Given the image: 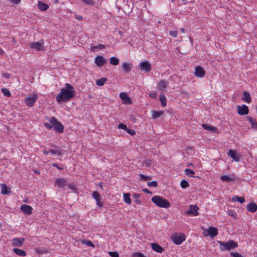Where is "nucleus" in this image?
Returning <instances> with one entry per match:
<instances>
[{
    "mask_svg": "<svg viewBox=\"0 0 257 257\" xmlns=\"http://www.w3.org/2000/svg\"><path fill=\"white\" fill-rule=\"evenodd\" d=\"M65 86V88L61 89L60 93L57 96L56 100L58 103L69 101L75 96L74 87L69 83H66Z\"/></svg>",
    "mask_w": 257,
    "mask_h": 257,
    "instance_id": "f257e3e1",
    "label": "nucleus"
},
{
    "mask_svg": "<svg viewBox=\"0 0 257 257\" xmlns=\"http://www.w3.org/2000/svg\"><path fill=\"white\" fill-rule=\"evenodd\" d=\"M151 200L155 205L161 208H168L171 205L166 199L160 196H154L151 198Z\"/></svg>",
    "mask_w": 257,
    "mask_h": 257,
    "instance_id": "f03ea898",
    "label": "nucleus"
},
{
    "mask_svg": "<svg viewBox=\"0 0 257 257\" xmlns=\"http://www.w3.org/2000/svg\"><path fill=\"white\" fill-rule=\"evenodd\" d=\"M217 242L219 244V248L222 251L230 250L238 246L237 243L232 240H229L227 242L218 240Z\"/></svg>",
    "mask_w": 257,
    "mask_h": 257,
    "instance_id": "7ed1b4c3",
    "label": "nucleus"
},
{
    "mask_svg": "<svg viewBox=\"0 0 257 257\" xmlns=\"http://www.w3.org/2000/svg\"><path fill=\"white\" fill-rule=\"evenodd\" d=\"M50 122L52 124L54 130L57 133H62L63 132L64 126L58 121L55 117H51L49 119Z\"/></svg>",
    "mask_w": 257,
    "mask_h": 257,
    "instance_id": "20e7f679",
    "label": "nucleus"
},
{
    "mask_svg": "<svg viewBox=\"0 0 257 257\" xmlns=\"http://www.w3.org/2000/svg\"><path fill=\"white\" fill-rule=\"evenodd\" d=\"M185 235L183 234L178 235L177 233H174L171 237L172 241L176 245L181 244L185 240Z\"/></svg>",
    "mask_w": 257,
    "mask_h": 257,
    "instance_id": "39448f33",
    "label": "nucleus"
},
{
    "mask_svg": "<svg viewBox=\"0 0 257 257\" xmlns=\"http://www.w3.org/2000/svg\"><path fill=\"white\" fill-rule=\"evenodd\" d=\"M203 234L205 236L209 235L210 237L213 238L218 234V229L216 227H209L207 229L204 230Z\"/></svg>",
    "mask_w": 257,
    "mask_h": 257,
    "instance_id": "423d86ee",
    "label": "nucleus"
},
{
    "mask_svg": "<svg viewBox=\"0 0 257 257\" xmlns=\"http://www.w3.org/2000/svg\"><path fill=\"white\" fill-rule=\"evenodd\" d=\"M38 97V95L36 94H34L31 96L27 97L25 98V103L28 106L32 107L36 102Z\"/></svg>",
    "mask_w": 257,
    "mask_h": 257,
    "instance_id": "0eeeda50",
    "label": "nucleus"
},
{
    "mask_svg": "<svg viewBox=\"0 0 257 257\" xmlns=\"http://www.w3.org/2000/svg\"><path fill=\"white\" fill-rule=\"evenodd\" d=\"M199 207L196 205H191L189 206L188 210L186 212V214L188 215H194L196 216L198 215V210Z\"/></svg>",
    "mask_w": 257,
    "mask_h": 257,
    "instance_id": "6e6552de",
    "label": "nucleus"
},
{
    "mask_svg": "<svg viewBox=\"0 0 257 257\" xmlns=\"http://www.w3.org/2000/svg\"><path fill=\"white\" fill-rule=\"evenodd\" d=\"M194 75L196 77L203 78L205 75V71L202 67L197 66L195 68Z\"/></svg>",
    "mask_w": 257,
    "mask_h": 257,
    "instance_id": "1a4fd4ad",
    "label": "nucleus"
},
{
    "mask_svg": "<svg viewBox=\"0 0 257 257\" xmlns=\"http://www.w3.org/2000/svg\"><path fill=\"white\" fill-rule=\"evenodd\" d=\"M55 186H57L60 188H64L67 185V180L62 178H57L54 182Z\"/></svg>",
    "mask_w": 257,
    "mask_h": 257,
    "instance_id": "9d476101",
    "label": "nucleus"
},
{
    "mask_svg": "<svg viewBox=\"0 0 257 257\" xmlns=\"http://www.w3.org/2000/svg\"><path fill=\"white\" fill-rule=\"evenodd\" d=\"M237 111L239 115H244L248 113L249 109L246 105L243 104L241 106L238 105L237 106Z\"/></svg>",
    "mask_w": 257,
    "mask_h": 257,
    "instance_id": "9b49d317",
    "label": "nucleus"
},
{
    "mask_svg": "<svg viewBox=\"0 0 257 257\" xmlns=\"http://www.w3.org/2000/svg\"><path fill=\"white\" fill-rule=\"evenodd\" d=\"M228 156L233 159L236 162H239L241 158V155L237 153L232 150H229L228 152Z\"/></svg>",
    "mask_w": 257,
    "mask_h": 257,
    "instance_id": "f8f14e48",
    "label": "nucleus"
},
{
    "mask_svg": "<svg viewBox=\"0 0 257 257\" xmlns=\"http://www.w3.org/2000/svg\"><path fill=\"white\" fill-rule=\"evenodd\" d=\"M140 65V69L144 70L146 73H148L151 70V65L148 61L142 62Z\"/></svg>",
    "mask_w": 257,
    "mask_h": 257,
    "instance_id": "ddd939ff",
    "label": "nucleus"
},
{
    "mask_svg": "<svg viewBox=\"0 0 257 257\" xmlns=\"http://www.w3.org/2000/svg\"><path fill=\"white\" fill-rule=\"evenodd\" d=\"M93 198L96 200L97 205L99 207H102L103 205V204L101 201V197L100 194L98 192L95 191L92 194Z\"/></svg>",
    "mask_w": 257,
    "mask_h": 257,
    "instance_id": "4468645a",
    "label": "nucleus"
},
{
    "mask_svg": "<svg viewBox=\"0 0 257 257\" xmlns=\"http://www.w3.org/2000/svg\"><path fill=\"white\" fill-rule=\"evenodd\" d=\"M119 97L121 99V100L123 101V102L125 104H132V100L131 99L128 97V95L126 92H121L119 94Z\"/></svg>",
    "mask_w": 257,
    "mask_h": 257,
    "instance_id": "2eb2a0df",
    "label": "nucleus"
},
{
    "mask_svg": "<svg viewBox=\"0 0 257 257\" xmlns=\"http://www.w3.org/2000/svg\"><path fill=\"white\" fill-rule=\"evenodd\" d=\"M43 45V42H37L31 44L30 47L31 48L36 49L37 51L44 50V49Z\"/></svg>",
    "mask_w": 257,
    "mask_h": 257,
    "instance_id": "dca6fc26",
    "label": "nucleus"
},
{
    "mask_svg": "<svg viewBox=\"0 0 257 257\" xmlns=\"http://www.w3.org/2000/svg\"><path fill=\"white\" fill-rule=\"evenodd\" d=\"M21 210L26 214L30 215L32 214L33 208L30 205L23 204L21 206Z\"/></svg>",
    "mask_w": 257,
    "mask_h": 257,
    "instance_id": "f3484780",
    "label": "nucleus"
},
{
    "mask_svg": "<svg viewBox=\"0 0 257 257\" xmlns=\"http://www.w3.org/2000/svg\"><path fill=\"white\" fill-rule=\"evenodd\" d=\"M95 63L98 66L101 67L106 63V60L103 56H97L95 57Z\"/></svg>",
    "mask_w": 257,
    "mask_h": 257,
    "instance_id": "a211bd4d",
    "label": "nucleus"
},
{
    "mask_svg": "<svg viewBox=\"0 0 257 257\" xmlns=\"http://www.w3.org/2000/svg\"><path fill=\"white\" fill-rule=\"evenodd\" d=\"M24 241V238H15L12 240V243L14 246L21 247L22 246Z\"/></svg>",
    "mask_w": 257,
    "mask_h": 257,
    "instance_id": "6ab92c4d",
    "label": "nucleus"
},
{
    "mask_svg": "<svg viewBox=\"0 0 257 257\" xmlns=\"http://www.w3.org/2000/svg\"><path fill=\"white\" fill-rule=\"evenodd\" d=\"M220 179L223 182H229L235 180L236 177L233 175L231 176L223 175L220 177Z\"/></svg>",
    "mask_w": 257,
    "mask_h": 257,
    "instance_id": "aec40b11",
    "label": "nucleus"
},
{
    "mask_svg": "<svg viewBox=\"0 0 257 257\" xmlns=\"http://www.w3.org/2000/svg\"><path fill=\"white\" fill-rule=\"evenodd\" d=\"M132 67L133 65L131 63L124 62L122 64V68L123 71L127 73L131 71Z\"/></svg>",
    "mask_w": 257,
    "mask_h": 257,
    "instance_id": "412c9836",
    "label": "nucleus"
},
{
    "mask_svg": "<svg viewBox=\"0 0 257 257\" xmlns=\"http://www.w3.org/2000/svg\"><path fill=\"white\" fill-rule=\"evenodd\" d=\"M248 211L254 213L257 210V205L254 203H249L246 206Z\"/></svg>",
    "mask_w": 257,
    "mask_h": 257,
    "instance_id": "4be33fe9",
    "label": "nucleus"
},
{
    "mask_svg": "<svg viewBox=\"0 0 257 257\" xmlns=\"http://www.w3.org/2000/svg\"><path fill=\"white\" fill-rule=\"evenodd\" d=\"M169 82L165 80H161L158 84V89L161 91H164L165 89L167 88Z\"/></svg>",
    "mask_w": 257,
    "mask_h": 257,
    "instance_id": "5701e85b",
    "label": "nucleus"
},
{
    "mask_svg": "<svg viewBox=\"0 0 257 257\" xmlns=\"http://www.w3.org/2000/svg\"><path fill=\"white\" fill-rule=\"evenodd\" d=\"M151 246L152 249L157 252L161 253L164 251V248L157 243H151Z\"/></svg>",
    "mask_w": 257,
    "mask_h": 257,
    "instance_id": "b1692460",
    "label": "nucleus"
},
{
    "mask_svg": "<svg viewBox=\"0 0 257 257\" xmlns=\"http://www.w3.org/2000/svg\"><path fill=\"white\" fill-rule=\"evenodd\" d=\"M243 96L242 97V100L246 102L247 103H250L251 101V98L250 97V94L244 91L243 93Z\"/></svg>",
    "mask_w": 257,
    "mask_h": 257,
    "instance_id": "393cba45",
    "label": "nucleus"
},
{
    "mask_svg": "<svg viewBox=\"0 0 257 257\" xmlns=\"http://www.w3.org/2000/svg\"><path fill=\"white\" fill-rule=\"evenodd\" d=\"M152 118L157 119L164 114V111L163 110L157 111L153 110L152 111Z\"/></svg>",
    "mask_w": 257,
    "mask_h": 257,
    "instance_id": "a878e982",
    "label": "nucleus"
},
{
    "mask_svg": "<svg viewBox=\"0 0 257 257\" xmlns=\"http://www.w3.org/2000/svg\"><path fill=\"white\" fill-rule=\"evenodd\" d=\"M202 127L206 130L210 131L212 132H215L216 133L217 132V128L215 127H214L213 126L208 125L207 124H203Z\"/></svg>",
    "mask_w": 257,
    "mask_h": 257,
    "instance_id": "bb28decb",
    "label": "nucleus"
},
{
    "mask_svg": "<svg viewBox=\"0 0 257 257\" xmlns=\"http://www.w3.org/2000/svg\"><path fill=\"white\" fill-rule=\"evenodd\" d=\"M38 7L42 11H45L49 9V6L47 4L40 1L38 2Z\"/></svg>",
    "mask_w": 257,
    "mask_h": 257,
    "instance_id": "cd10ccee",
    "label": "nucleus"
},
{
    "mask_svg": "<svg viewBox=\"0 0 257 257\" xmlns=\"http://www.w3.org/2000/svg\"><path fill=\"white\" fill-rule=\"evenodd\" d=\"M246 118L249 121L252 128H257V122L256 120L250 116H246Z\"/></svg>",
    "mask_w": 257,
    "mask_h": 257,
    "instance_id": "c85d7f7f",
    "label": "nucleus"
},
{
    "mask_svg": "<svg viewBox=\"0 0 257 257\" xmlns=\"http://www.w3.org/2000/svg\"><path fill=\"white\" fill-rule=\"evenodd\" d=\"M13 250V251L18 255H20L21 256H25L26 255V253L24 250L18 248H14Z\"/></svg>",
    "mask_w": 257,
    "mask_h": 257,
    "instance_id": "c756f323",
    "label": "nucleus"
},
{
    "mask_svg": "<svg viewBox=\"0 0 257 257\" xmlns=\"http://www.w3.org/2000/svg\"><path fill=\"white\" fill-rule=\"evenodd\" d=\"M160 100L161 102L162 106L165 107L167 105V99L165 95L160 94L159 96Z\"/></svg>",
    "mask_w": 257,
    "mask_h": 257,
    "instance_id": "7c9ffc66",
    "label": "nucleus"
},
{
    "mask_svg": "<svg viewBox=\"0 0 257 257\" xmlns=\"http://www.w3.org/2000/svg\"><path fill=\"white\" fill-rule=\"evenodd\" d=\"M1 193L3 194H9L10 193V191H8V188L6 184H2Z\"/></svg>",
    "mask_w": 257,
    "mask_h": 257,
    "instance_id": "2f4dec72",
    "label": "nucleus"
},
{
    "mask_svg": "<svg viewBox=\"0 0 257 257\" xmlns=\"http://www.w3.org/2000/svg\"><path fill=\"white\" fill-rule=\"evenodd\" d=\"M107 80V78L105 77H102L99 79H98L96 81V85L101 86L104 84Z\"/></svg>",
    "mask_w": 257,
    "mask_h": 257,
    "instance_id": "473e14b6",
    "label": "nucleus"
},
{
    "mask_svg": "<svg viewBox=\"0 0 257 257\" xmlns=\"http://www.w3.org/2000/svg\"><path fill=\"white\" fill-rule=\"evenodd\" d=\"M123 199L125 203L130 204L131 203V199L130 198V194L128 193H123Z\"/></svg>",
    "mask_w": 257,
    "mask_h": 257,
    "instance_id": "72a5a7b5",
    "label": "nucleus"
},
{
    "mask_svg": "<svg viewBox=\"0 0 257 257\" xmlns=\"http://www.w3.org/2000/svg\"><path fill=\"white\" fill-rule=\"evenodd\" d=\"M110 63L111 65H117L119 64V59L115 57H112L110 58Z\"/></svg>",
    "mask_w": 257,
    "mask_h": 257,
    "instance_id": "f704fd0d",
    "label": "nucleus"
},
{
    "mask_svg": "<svg viewBox=\"0 0 257 257\" xmlns=\"http://www.w3.org/2000/svg\"><path fill=\"white\" fill-rule=\"evenodd\" d=\"M232 200L233 201H238L240 203H243L245 202V199L242 197H239L236 196L232 198Z\"/></svg>",
    "mask_w": 257,
    "mask_h": 257,
    "instance_id": "c9c22d12",
    "label": "nucleus"
},
{
    "mask_svg": "<svg viewBox=\"0 0 257 257\" xmlns=\"http://www.w3.org/2000/svg\"><path fill=\"white\" fill-rule=\"evenodd\" d=\"M180 186L182 188H186L189 186V184L186 180H182L181 181Z\"/></svg>",
    "mask_w": 257,
    "mask_h": 257,
    "instance_id": "e433bc0d",
    "label": "nucleus"
},
{
    "mask_svg": "<svg viewBox=\"0 0 257 257\" xmlns=\"http://www.w3.org/2000/svg\"><path fill=\"white\" fill-rule=\"evenodd\" d=\"M2 92H3V93L6 96H7V97H10L11 95V92H10V91L7 89V88H2Z\"/></svg>",
    "mask_w": 257,
    "mask_h": 257,
    "instance_id": "4c0bfd02",
    "label": "nucleus"
},
{
    "mask_svg": "<svg viewBox=\"0 0 257 257\" xmlns=\"http://www.w3.org/2000/svg\"><path fill=\"white\" fill-rule=\"evenodd\" d=\"M140 196V194H138V193H134L133 195V196L134 198H136V200H135V202L138 204H141L142 203V202L140 200L138 199V198H139Z\"/></svg>",
    "mask_w": 257,
    "mask_h": 257,
    "instance_id": "58836bf2",
    "label": "nucleus"
},
{
    "mask_svg": "<svg viewBox=\"0 0 257 257\" xmlns=\"http://www.w3.org/2000/svg\"><path fill=\"white\" fill-rule=\"evenodd\" d=\"M132 257H147L143 253L137 252H134L132 255Z\"/></svg>",
    "mask_w": 257,
    "mask_h": 257,
    "instance_id": "ea45409f",
    "label": "nucleus"
},
{
    "mask_svg": "<svg viewBox=\"0 0 257 257\" xmlns=\"http://www.w3.org/2000/svg\"><path fill=\"white\" fill-rule=\"evenodd\" d=\"M185 172L187 175L191 176H192V175L195 174V172L190 169H185Z\"/></svg>",
    "mask_w": 257,
    "mask_h": 257,
    "instance_id": "a19ab883",
    "label": "nucleus"
},
{
    "mask_svg": "<svg viewBox=\"0 0 257 257\" xmlns=\"http://www.w3.org/2000/svg\"><path fill=\"white\" fill-rule=\"evenodd\" d=\"M139 176H140L141 178L144 181H147L152 179L151 176H146L142 174H140Z\"/></svg>",
    "mask_w": 257,
    "mask_h": 257,
    "instance_id": "79ce46f5",
    "label": "nucleus"
},
{
    "mask_svg": "<svg viewBox=\"0 0 257 257\" xmlns=\"http://www.w3.org/2000/svg\"><path fill=\"white\" fill-rule=\"evenodd\" d=\"M147 184H148V186L149 187L153 186V187H156L158 186V182L156 181L149 182H148Z\"/></svg>",
    "mask_w": 257,
    "mask_h": 257,
    "instance_id": "37998d69",
    "label": "nucleus"
},
{
    "mask_svg": "<svg viewBox=\"0 0 257 257\" xmlns=\"http://www.w3.org/2000/svg\"><path fill=\"white\" fill-rule=\"evenodd\" d=\"M108 254L111 257H119V254L117 251H109Z\"/></svg>",
    "mask_w": 257,
    "mask_h": 257,
    "instance_id": "c03bdc74",
    "label": "nucleus"
},
{
    "mask_svg": "<svg viewBox=\"0 0 257 257\" xmlns=\"http://www.w3.org/2000/svg\"><path fill=\"white\" fill-rule=\"evenodd\" d=\"M83 243H85L88 246L94 247V246L93 243L91 241L89 240H84L83 241Z\"/></svg>",
    "mask_w": 257,
    "mask_h": 257,
    "instance_id": "a18cd8bd",
    "label": "nucleus"
},
{
    "mask_svg": "<svg viewBox=\"0 0 257 257\" xmlns=\"http://www.w3.org/2000/svg\"><path fill=\"white\" fill-rule=\"evenodd\" d=\"M118 127L119 128L122 129V130H124L125 131H126L127 128L126 124L122 123H119L118 124Z\"/></svg>",
    "mask_w": 257,
    "mask_h": 257,
    "instance_id": "49530a36",
    "label": "nucleus"
},
{
    "mask_svg": "<svg viewBox=\"0 0 257 257\" xmlns=\"http://www.w3.org/2000/svg\"><path fill=\"white\" fill-rule=\"evenodd\" d=\"M83 3L88 5H93L94 3L93 0H82Z\"/></svg>",
    "mask_w": 257,
    "mask_h": 257,
    "instance_id": "de8ad7c7",
    "label": "nucleus"
},
{
    "mask_svg": "<svg viewBox=\"0 0 257 257\" xmlns=\"http://www.w3.org/2000/svg\"><path fill=\"white\" fill-rule=\"evenodd\" d=\"M126 131L128 134L131 135L132 136L135 135L136 134V131L134 130H131L127 128Z\"/></svg>",
    "mask_w": 257,
    "mask_h": 257,
    "instance_id": "09e8293b",
    "label": "nucleus"
},
{
    "mask_svg": "<svg viewBox=\"0 0 257 257\" xmlns=\"http://www.w3.org/2000/svg\"><path fill=\"white\" fill-rule=\"evenodd\" d=\"M169 33L171 36H172L174 38H175L177 37L178 33L177 31H170Z\"/></svg>",
    "mask_w": 257,
    "mask_h": 257,
    "instance_id": "8fccbe9b",
    "label": "nucleus"
},
{
    "mask_svg": "<svg viewBox=\"0 0 257 257\" xmlns=\"http://www.w3.org/2000/svg\"><path fill=\"white\" fill-rule=\"evenodd\" d=\"M129 118L132 122L134 123L136 122L137 118L134 115H130Z\"/></svg>",
    "mask_w": 257,
    "mask_h": 257,
    "instance_id": "3c124183",
    "label": "nucleus"
},
{
    "mask_svg": "<svg viewBox=\"0 0 257 257\" xmlns=\"http://www.w3.org/2000/svg\"><path fill=\"white\" fill-rule=\"evenodd\" d=\"M66 186L72 190H75L76 189L75 185L73 184H68Z\"/></svg>",
    "mask_w": 257,
    "mask_h": 257,
    "instance_id": "603ef678",
    "label": "nucleus"
},
{
    "mask_svg": "<svg viewBox=\"0 0 257 257\" xmlns=\"http://www.w3.org/2000/svg\"><path fill=\"white\" fill-rule=\"evenodd\" d=\"M44 125L48 129H51L53 127L52 124L51 123H49L46 122L44 123Z\"/></svg>",
    "mask_w": 257,
    "mask_h": 257,
    "instance_id": "864d4df0",
    "label": "nucleus"
},
{
    "mask_svg": "<svg viewBox=\"0 0 257 257\" xmlns=\"http://www.w3.org/2000/svg\"><path fill=\"white\" fill-rule=\"evenodd\" d=\"M149 96L152 98H156L157 97V93L156 92H153L149 94Z\"/></svg>",
    "mask_w": 257,
    "mask_h": 257,
    "instance_id": "5fc2aeb1",
    "label": "nucleus"
},
{
    "mask_svg": "<svg viewBox=\"0 0 257 257\" xmlns=\"http://www.w3.org/2000/svg\"><path fill=\"white\" fill-rule=\"evenodd\" d=\"M228 215L231 216L234 218L236 217V214L233 213V211L231 210L228 212Z\"/></svg>",
    "mask_w": 257,
    "mask_h": 257,
    "instance_id": "6e6d98bb",
    "label": "nucleus"
},
{
    "mask_svg": "<svg viewBox=\"0 0 257 257\" xmlns=\"http://www.w3.org/2000/svg\"><path fill=\"white\" fill-rule=\"evenodd\" d=\"M2 76H3V77H6V78H7L8 79L10 78V74L7 73H2Z\"/></svg>",
    "mask_w": 257,
    "mask_h": 257,
    "instance_id": "4d7b16f0",
    "label": "nucleus"
},
{
    "mask_svg": "<svg viewBox=\"0 0 257 257\" xmlns=\"http://www.w3.org/2000/svg\"><path fill=\"white\" fill-rule=\"evenodd\" d=\"M52 166H54V167H55L57 168V169H58V170H63V168H61V167H59L58 165L57 164H56V163H54V164H52Z\"/></svg>",
    "mask_w": 257,
    "mask_h": 257,
    "instance_id": "13d9d810",
    "label": "nucleus"
},
{
    "mask_svg": "<svg viewBox=\"0 0 257 257\" xmlns=\"http://www.w3.org/2000/svg\"><path fill=\"white\" fill-rule=\"evenodd\" d=\"M11 2L15 4H18L20 3L21 0H9Z\"/></svg>",
    "mask_w": 257,
    "mask_h": 257,
    "instance_id": "bf43d9fd",
    "label": "nucleus"
},
{
    "mask_svg": "<svg viewBox=\"0 0 257 257\" xmlns=\"http://www.w3.org/2000/svg\"><path fill=\"white\" fill-rule=\"evenodd\" d=\"M97 48L99 49H103L105 48V46L102 44H99L98 46H97Z\"/></svg>",
    "mask_w": 257,
    "mask_h": 257,
    "instance_id": "052dcab7",
    "label": "nucleus"
},
{
    "mask_svg": "<svg viewBox=\"0 0 257 257\" xmlns=\"http://www.w3.org/2000/svg\"><path fill=\"white\" fill-rule=\"evenodd\" d=\"M55 154H57L58 156H61L62 154V150H56Z\"/></svg>",
    "mask_w": 257,
    "mask_h": 257,
    "instance_id": "680f3d73",
    "label": "nucleus"
},
{
    "mask_svg": "<svg viewBox=\"0 0 257 257\" xmlns=\"http://www.w3.org/2000/svg\"><path fill=\"white\" fill-rule=\"evenodd\" d=\"M142 190H143V191H144L145 193H147L151 194H152V192L149 191L148 189L144 188Z\"/></svg>",
    "mask_w": 257,
    "mask_h": 257,
    "instance_id": "e2e57ef3",
    "label": "nucleus"
},
{
    "mask_svg": "<svg viewBox=\"0 0 257 257\" xmlns=\"http://www.w3.org/2000/svg\"><path fill=\"white\" fill-rule=\"evenodd\" d=\"M49 152L52 154V155H55L56 153V150H49Z\"/></svg>",
    "mask_w": 257,
    "mask_h": 257,
    "instance_id": "0e129e2a",
    "label": "nucleus"
},
{
    "mask_svg": "<svg viewBox=\"0 0 257 257\" xmlns=\"http://www.w3.org/2000/svg\"><path fill=\"white\" fill-rule=\"evenodd\" d=\"M145 164L147 166L151 164V161L150 160H147L146 161Z\"/></svg>",
    "mask_w": 257,
    "mask_h": 257,
    "instance_id": "69168bd1",
    "label": "nucleus"
},
{
    "mask_svg": "<svg viewBox=\"0 0 257 257\" xmlns=\"http://www.w3.org/2000/svg\"><path fill=\"white\" fill-rule=\"evenodd\" d=\"M43 152L45 155H47L49 153V151H47L46 149L44 150Z\"/></svg>",
    "mask_w": 257,
    "mask_h": 257,
    "instance_id": "338daca9",
    "label": "nucleus"
},
{
    "mask_svg": "<svg viewBox=\"0 0 257 257\" xmlns=\"http://www.w3.org/2000/svg\"><path fill=\"white\" fill-rule=\"evenodd\" d=\"M76 18L79 20H82V17L81 16H77L76 17Z\"/></svg>",
    "mask_w": 257,
    "mask_h": 257,
    "instance_id": "774afa93",
    "label": "nucleus"
}]
</instances>
